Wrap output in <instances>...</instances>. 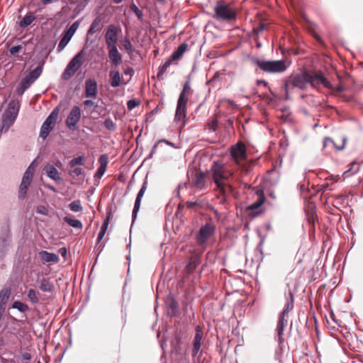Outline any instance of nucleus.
<instances>
[{
  "label": "nucleus",
  "instance_id": "nucleus-42",
  "mask_svg": "<svg viewBox=\"0 0 363 363\" xmlns=\"http://www.w3.org/2000/svg\"><path fill=\"white\" fill-rule=\"evenodd\" d=\"M104 127L111 131H113L116 129V125L111 118H108L104 122Z\"/></svg>",
  "mask_w": 363,
  "mask_h": 363
},
{
  "label": "nucleus",
  "instance_id": "nucleus-56",
  "mask_svg": "<svg viewBox=\"0 0 363 363\" xmlns=\"http://www.w3.org/2000/svg\"><path fill=\"white\" fill-rule=\"evenodd\" d=\"M58 0H41L43 4H44V5H47V4L53 3V2H56Z\"/></svg>",
  "mask_w": 363,
  "mask_h": 363
},
{
  "label": "nucleus",
  "instance_id": "nucleus-31",
  "mask_svg": "<svg viewBox=\"0 0 363 363\" xmlns=\"http://www.w3.org/2000/svg\"><path fill=\"white\" fill-rule=\"evenodd\" d=\"M179 313V307L177 301L172 298L167 306V313L169 316H176Z\"/></svg>",
  "mask_w": 363,
  "mask_h": 363
},
{
  "label": "nucleus",
  "instance_id": "nucleus-19",
  "mask_svg": "<svg viewBox=\"0 0 363 363\" xmlns=\"http://www.w3.org/2000/svg\"><path fill=\"white\" fill-rule=\"evenodd\" d=\"M108 57L115 67H118L122 62V55L119 53L117 46L107 47Z\"/></svg>",
  "mask_w": 363,
  "mask_h": 363
},
{
  "label": "nucleus",
  "instance_id": "nucleus-9",
  "mask_svg": "<svg viewBox=\"0 0 363 363\" xmlns=\"http://www.w3.org/2000/svg\"><path fill=\"white\" fill-rule=\"evenodd\" d=\"M184 92H181L177 101L174 121L177 123L182 122L186 118V104L188 98Z\"/></svg>",
  "mask_w": 363,
  "mask_h": 363
},
{
  "label": "nucleus",
  "instance_id": "nucleus-7",
  "mask_svg": "<svg viewBox=\"0 0 363 363\" xmlns=\"http://www.w3.org/2000/svg\"><path fill=\"white\" fill-rule=\"evenodd\" d=\"M216 230V225L211 222H207L201 226L196 235L198 244L201 246L204 245L208 239L215 234Z\"/></svg>",
  "mask_w": 363,
  "mask_h": 363
},
{
  "label": "nucleus",
  "instance_id": "nucleus-8",
  "mask_svg": "<svg viewBox=\"0 0 363 363\" xmlns=\"http://www.w3.org/2000/svg\"><path fill=\"white\" fill-rule=\"evenodd\" d=\"M58 114L59 110L57 108H56L50 113L45 121L43 123L40 128V137L43 140L46 139L50 132L54 128Z\"/></svg>",
  "mask_w": 363,
  "mask_h": 363
},
{
  "label": "nucleus",
  "instance_id": "nucleus-22",
  "mask_svg": "<svg viewBox=\"0 0 363 363\" xmlns=\"http://www.w3.org/2000/svg\"><path fill=\"white\" fill-rule=\"evenodd\" d=\"M39 257L44 263L59 262V257L55 253L48 252L45 250H42L39 252Z\"/></svg>",
  "mask_w": 363,
  "mask_h": 363
},
{
  "label": "nucleus",
  "instance_id": "nucleus-14",
  "mask_svg": "<svg viewBox=\"0 0 363 363\" xmlns=\"http://www.w3.org/2000/svg\"><path fill=\"white\" fill-rule=\"evenodd\" d=\"M43 71V65H39L34 69L29 72L21 82L24 83L25 86H30L41 74Z\"/></svg>",
  "mask_w": 363,
  "mask_h": 363
},
{
  "label": "nucleus",
  "instance_id": "nucleus-51",
  "mask_svg": "<svg viewBox=\"0 0 363 363\" xmlns=\"http://www.w3.org/2000/svg\"><path fill=\"white\" fill-rule=\"evenodd\" d=\"M190 91H191V88H190L189 82H186L184 84L183 89H182V92H184L186 94H188L190 93Z\"/></svg>",
  "mask_w": 363,
  "mask_h": 363
},
{
  "label": "nucleus",
  "instance_id": "nucleus-64",
  "mask_svg": "<svg viewBox=\"0 0 363 363\" xmlns=\"http://www.w3.org/2000/svg\"><path fill=\"white\" fill-rule=\"evenodd\" d=\"M60 251H61L62 255H65L66 252H67L65 248H61Z\"/></svg>",
  "mask_w": 363,
  "mask_h": 363
},
{
  "label": "nucleus",
  "instance_id": "nucleus-2",
  "mask_svg": "<svg viewBox=\"0 0 363 363\" xmlns=\"http://www.w3.org/2000/svg\"><path fill=\"white\" fill-rule=\"evenodd\" d=\"M212 179L219 193L225 196L233 191L232 186L226 182L233 176V172L227 170L220 161H214L211 168Z\"/></svg>",
  "mask_w": 363,
  "mask_h": 363
},
{
  "label": "nucleus",
  "instance_id": "nucleus-18",
  "mask_svg": "<svg viewBox=\"0 0 363 363\" xmlns=\"http://www.w3.org/2000/svg\"><path fill=\"white\" fill-rule=\"evenodd\" d=\"M20 109V101L17 99H12L9 105L4 114L16 119Z\"/></svg>",
  "mask_w": 363,
  "mask_h": 363
},
{
  "label": "nucleus",
  "instance_id": "nucleus-34",
  "mask_svg": "<svg viewBox=\"0 0 363 363\" xmlns=\"http://www.w3.org/2000/svg\"><path fill=\"white\" fill-rule=\"evenodd\" d=\"M64 220L67 224H69L70 226L73 227L74 228L81 230L83 228V225H82V222L79 220L72 219L68 216H65L64 218Z\"/></svg>",
  "mask_w": 363,
  "mask_h": 363
},
{
  "label": "nucleus",
  "instance_id": "nucleus-29",
  "mask_svg": "<svg viewBox=\"0 0 363 363\" xmlns=\"http://www.w3.org/2000/svg\"><path fill=\"white\" fill-rule=\"evenodd\" d=\"M188 48V44L186 43H181L177 50L173 52L170 57L172 60H179L183 54L186 52V50Z\"/></svg>",
  "mask_w": 363,
  "mask_h": 363
},
{
  "label": "nucleus",
  "instance_id": "nucleus-44",
  "mask_svg": "<svg viewBox=\"0 0 363 363\" xmlns=\"http://www.w3.org/2000/svg\"><path fill=\"white\" fill-rule=\"evenodd\" d=\"M33 162L30 164V166L27 168L26 172L23 174V177L32 179L35 169L33 166Z\"/></svg>",
  "mask_w": 363,
  "mask_h": 363
},
{
  "label": "nucleus",
  "instance_id": "nucleus-3",
  "mask_svg": "<svg viewBox=\"0 0 363 363\" xmlns=\"http://www.w3.org/2000/svg\"><path fill=\"white\" fill-rule=\"evenodd\" d=\"M294 294L291 290H289V295L286 296V303L284 310L279 315V318L277 325V341L279 345L282 344L284 341V338L283 337V333L284 326L287 323V319H286V318L288 317L289 311L294 308Z\"/></svg>",
  "mask_w": 363,
  "mask_h": 363
},
{
  "label": "nucleus",
  "instance_id": "nucleus-24",
  "mask_svg": "<svg viewBox=\"0 0 363 363\" xmlns=\"http://www.w3.org/2000/svg\"><path fill=\"white\" fill-rule=\"evenodd\" d=\"M15 121V118L4 113L2 116V124L0 126V133L2 134L6 133L13 125Z\"/></svg>",
  "mask_w": 363,
  "mask_h": 363
},
{
  "label": "nucleus",
  "instance_id": "nucleus-26",
  "mask_svg": "<svg viewBox=\"0 0 363 363\" xmlns=\"http://www.w3.org/2000/svg\"><path fill=\"white\" fill-rule=\"evenodd\" d=\"M31 180L32 179H27L25 177L22 178V180H21V184L19 186V190H18V198L20 199H25V197L27 194V190L30 185Z\"/></svg>",
  "mask_w": 363,
  "mask_h": 363
},
{
  "label": "nucleus",
  "instance_id": "nucleus-11",
  "mask_svg": "<svg viewBox=\"0 0 363 363\" xmlns=\"http://www.w3.org/2000/svg\"><path fill=\"white\" fill-rule=\"evenodd\" d=\"M230 155L235 162L239 164L247 158L246 147L242 142H238L230 148Z\"/></svg>",
  "mask_w": 363,
  "mask_h": 363
},
{
  "label": "nucleus",
  "instance_id": "nucleus-38",
  "mask_svg": "<svg viewBox=\"0 0 363 363\" xmlns=\"http://www.w3.org/2000/svg\"><path fill=\"white\" fill-rule=\"evenodd\" d=\"M84 160H85L84 157L79 156V157L72 159L69 162V165L71 168H74L77 165H82L84 164Z\"/></svg>",
  "mask_w": 363,
  "mask_h": 363
},
{
  "label": "nucleus",
  "instance_id": "nucleus-53",
  "mask_svg": "<svg viewBox=\"0 0 363 363\" xmlns=\"http://www.w3.org/2000/svg\"><path fill=\"white\" fill-rule=\"evenodd\" d=\"M84 104L86 106L91 107L94 106V102L92 100L86 99L84 101Z\"/></svg>",
  "mask_w": 363,
  "mask_h": 363
},
{
  "label": "nucleus",
  "instance_id": "nucleus-5",
  "mask_svg": "<svg viewBox=\"0 0 363 363\" xmlns=\"http://www.w3.org/2000/svg\"><path fill=\"white\" fill-rule=\"evenodd\" d=\"M214 18L218 21H230L236 18V12L223 1H218L214 8Z\"/></svg>",
  "mask_w": 363,
  "mask_h": 363
},
{
  "label": "nucleus",
  "instance_id": "nucleus-33",
  "mask_svg": "<svg viewBox=\"0 0 363 363\" xmlns=\"http://www.w3.org/2000/svg\"><path fill=\"white\" fill-rule=\"evenodd\" d=\"M110 76L111 77V86L114 88L119 86L121 81L120 72L111 71Z\"/></svg>",
  "mask_w": 363,
  "mask_h": 363
},
{
  "label": "nucleus",
  "instance_id": "nucleus-21",
  "mask_svg": "<svg viewBox=\"0 0 363 363\" xmlns=\"http://www.w3.org/2000/svg\"><path fill=\"white\" fill-rule=\"evenodd\" d=\"M99 162L100 163V166L95 173L94 177L101 178L106 170V167L108 162V157L105 154L101 155L99 158Z\"/></svg>",
  "mask_w": 363,
  "mask_h": 363
},
{
  "label": "nucleus",
  "instance_id": "nucleus-60",
  "mask_svg": "<svg viewBox=\"0 0 363 363\" xmlns=\"http://www.w3.org/2000/svg\"><path fill=\"white\" fill-rule=\"evenodd\" d=\"M160 142H163V143H167L169 146L174 147V145L172 142H169V141H168V140H167L165 139H162Z\"/></svg>",
  "mask_w": 363,
  "mask_h": 363
},
{
  "label": "nucleus",
  "instance_id": "nucleus-39",
  "mask_svg": "<svg viewBox=\"0 0 363 363\" xmlns=\"http://www.w3.org/2000/svg\"><path fill=\"white\" fill-rule=\"evenodd\" d=\"M69 209L73 212H80L83 208L79 200L72 201L69 205Z\"/></svg>",
  "mask_w": 363,
  "mask_h": 363
},
{
  "label": "nucleus",
  "instance_id": "nucleus-55",
  "mask_svg": "<svg viewBox=\"0 0 363 363\" xmlns=\"http://www.w3.org/2000/svg\"><path fill=\"white\" fill-rule=\"evenodd\" d=\"M333 89H330V90L335 91L337 92H341L342 91L343 89L341 86H337V87H333L332 85Z\"/></svg>",
  "mask_w": 363,
  "mask_h": 363
},
{
  "label": "nucleus",
  "instance_id": "nucleus-37",
  "mask_svg": "<svg viewBox=\"0 0 363 363\" xmlns=\"http://www.w3.org/2000/svg\"><path fill=\"white\" fill-rule=\"evenodd\" d=\"M12 308L22 313H25L29 309L27 304L19 301H14L12 304Z\"/></svg>",
  "mask_w": 363,
  "mask_h": 363
},
{
  "label": "nucleus",
  "instance_id": "nucleus-59",
  "mask_svg": "<svg viewBox=\"0 0 363 363\" xmlns=\"http://www.w3.org/2000/svg\"><path fill=\"white\" fill-rule=\"evenodd\" d=\"M157 144H155L153 145L152 148V150H151V152L150 154V156L152 157V155L155 152L156 150H157Z\"/></svg>",
  "mask_w": 363,
  "mask_h": 363
},
{
  "label": "nucleus",
  "instance_id": "nucleus-12",
  "mask_svg": "<svg viewBox=\"0 0 363 363\" xmlns=\"http://www.w3.org/2000/svg\"><path fill=\"white\" fill-rule=\"evenodd\" d=\"M79 26V21L74 22L70 27L65 32V35L61 38L58 45H57V51L61 52L68 44L72 37L75 33L77 29Z\"/></svg>",
  "mask_w": 363,
  "mask_h": 363
},
{
  "label": "nucleus",
  "instance_id": "nucleus-62",
  "mask_svg": "<svg viewBox=\"0 0 363 363\" xmlns=\"http://www.w3.org/2000/svg\"><path fill=\"white\" fill-rule=\"evenodd\" d=\"M45 186L47 189H50V190H51V191H54V192H56V189H55L54 186H51V185H49V184L45 185Z\"/></svg>",
  "mask_w": 363,
  "mask_h": 363
},
{
  "label": "nucleus",
  "instance_id": "nucleus-46",
  "mask_svg": "<svg viewBox=\"0 0 363 363\" xmlns=\"http://www.w3.org/2000/svg\"><path fill=\"white\" fill-rule=\"evenodd\" d=\"M140 104V102L135 99H130L127 103L128 109L132 110Z\"/></svg>",
  "mask_w": 363,
  "mask_h": 363
},
{
  "label": "nucleus",
  "instance_id": "nucleus-41",
  "mask_svg": "<svg viewBox=\"0 0 363 363\" xmlns=\"http://www.w3.org/2000/svg\"><path fill=\"white\" fill-rule=\"evenodd\" d=\"M28 298L33 303H37L39 301L36 291L33 289L28 290Z\"/></svg>",
  "mask_w": 363,
  "mask_h": 363
},
{
  "label": "nucleus",
  "instance_id": "nucleus-10",
  "mask_svg": "<svg viewBox=\"0 0 363 363\" xmlns=\"http://www.w3.org/2000/svg\"><path fill=\"white\" fill-rule=\"evenodd\" d=\"M81 116L80 108L78 106H73L65 120L66 126L71 130H75Z\"/></svg>",
  "mask_w": 363,
  "mask_h": 363
},
{
  "label": "nucleus",
  "instance_id": "nucleus-28",
  "mask_svg": "<svg viewBox=\"0 0 363 363\" xmlns=\"http://www.w3.org/2000/svg\"><path fill=\"white\" fill-rule=\"evenodd\" d=\"M256 195L257 196V201L255 202H253L252 204H250L248 206V209H250V210L257 209V208H259L264 203V202L265 201V197H264L263 191L261 190H258L256 191Z\"/></svg>",
  "mask_w": 363,
  "mask_h": 363
},
{
  "label": "nucleus",
  "instance_id": "nucleus-43",
  "mask_svg": "<svg viewBox=\"0 0 363 363\" xmlns=\"http://www.w3.org/2000/svg\"><path fill=\"white\" fill-rule=\"evenodd\" d=\"M130 10L137 16L139 20H142L143 17V13L141 10L138 9V7L135 4H130Z\"/></svg>",
  "mask_w": 363,
  "mask_h": 363
},
{
  "label": "nucleus",
  "instance_id": "nucleus-25",
  "mask_svg": "<svg viewBox=\"0 0 363 363\" xmlns=\"http://www.w3.org/2000/svg\"><path fill=\"white\" fill-rule=\"evenodd\" d=\"M346 141H347V137L346 136H342L341 138V144L340 145H337L335 141L334 140H333L331 138L326 137V138H325L324 141H323V147H325L329 144H332V145L336 150H343L345 148V144H346Z\"/></svg>",
  "mask_w": 363,
  "mask_h": 363
},
{
  "label": "nucleus",
  "instance_id": "nucleus-13",
  "mask_svg": "<svg viewBox=\"0 0 363 363\" xmlns=\"http://www.w3.org/2000/svg\"><path fill=\"white\" fill-rule=\"evenodd\" d=\"M105 40L107 47L117 46L118 41V28L111 24L107 28L105 33Z\"/></svg>",
  "mask_w": 363,
  "mask_h": 363
},
{
  "label": "nucleus",
  "instance_id": "nucleus-57",
  "mask_svg": "<svg viewBox=\"0 0 363 363\" xmlns=\"http://www.w3.org/2000/svg\"><path fill=\"white\" fill-rule=\"evenodd\" d=\"M133 73V69L132 68H128L124 71L125 74H130L132 75Z\"/></svg>",
  "mask_w": 363,
  "mask_h": 363
},
{
  "label": "nucleus",
  "instance_id": "nucleus-48",
  "mask_svg": "<svg viewBox=\"0 0 363 363\" xmlns=\"http://www.w3.org/2000/svg\"><path fill=\"white\" fill-rule=\"evenodd\" d=\"M203 178L201 174H199L196 177L193 184H194V186L201 188V185L203 184Z\"/></svg>",
  "mask_w": 363,
  "mask_h": 363
},
{
  "label": "nucleus",
  "instance_id": "nucleus-40",
  "mask_svg": "<svg viewBox=\"0 0 363 363\" xmlns=\"http://www.w3.org/2000/svg\"><path fill=\"white\" fill-rule=\"evenodd\" d=\"M123 46L128 53L131 54L134 51V48L133 45L131 44L130 40L127 38H124L122 41Z\"/></svg>",
  "mask_w": 363,
  "mask_h": 363
},
{
  "label": "nucleus",
  "instance_id": "nucleus-23",
  "mask_svg": "<svg viewBox=\"0 0 363 363\" xmlns=\"http://www.w3.org/2000/svg\"><path fill=\"white\" fill-rule=\"evenodd\" d=\"M101 22L102 18L100 16H98L95 18V19L92 21L88 31L87 36L94 35L98 31L101 30ZM89 40V37H86V42Z\"/></svg>",
  "mask_w": 363,
  "mask_h": 363
},
{
  "label": "nucleus",
  "instance_id": "nucleus-35",
  "mask_svg": "<svg viewBox=\"0 0 363 363\" xmlns=\"http://www.w3.org/2000/svg\"><path fill=\"white\" fill-rule=\"evenodd\" d=\"M35 20V16L32 13L26 14L22 20L19 22V26L21 28H25L30 25Z\"/></svg>",
  "mask_w": 363,
  "mask_h": 363
},
{
  "label": "nucleus",
  "instance_id": "nucleus-6",
  "mask_svg": "<svg viewBox=\"0 0 363 363\" xmlns=\"http://www.w3.org/2000/svg\"><path fill=\"white\" fill-rule=\"evenodd\" d=\"M83 50L79 52L74 56V57L68 63L62 74V79L63 80L69 79L72 76H74L75 72L82 65L83 62L82 60L83 57Z\"/></svg>",
  "mask_w": 363,
  "mask_h": 363
},
{
  "label": "nucleus",
  "instance_id": "nucleus-61",
  "mask_svg": "<svg viewBox=\"0 0 363 363\" xmlns=\"http://www.w3.org/2000/svg\"><path fill=\"white\" fill-rule=\"evenodd\" d=\"M257 84H263L264 86H267V82L264 80H257Z\"/></svg>",
  "mask_w": 363,
  "mask_h": 363
},
{
  "label": "nucleus",
  "instance_id": "nucleus-4",
  "mask_svg": "<svg viewBox=\"0 0 363 363\" xmlns=\"http://www.w3.org/2000/svg\"><path fill=\"white\" fill-rule=\"evenodd\" d=\"M253 62L261 70L267 73H281L284 72L289 67L286 62L283 60H261L258 58H254Z\"/></svg>",
  "mask_w": 363,
  "mask_h": 363
},
{
  "label": "nucleus",
  "instance_id": "nucleus-58",
  "mask_svg": "<svg viewBox=\"0 0 363 363\" xmlns=\"http://www.w3.org/2000/svg\"><path fill=\"white\" fill-rule=\"evenodd\" d=\"M328 187H329V185L328 184H323V185H321L320 190L323 192H325L328 189Z\"/></svg>",
  "mask_w": 363,
  "mask_h": 363
},
{
  "label": "nucleus",
  "instance_id": "nucleus-50",
  "mask_svg": "<svg viewBox=\"0 0 363 363\" xmlns=\"http://www.w3.org/2000/svg\"><path fill=\"white\" fill-rule=\"evenodd\" d=\"M29 87H30V86H25L24 83H23V82H21V84H20V86H19V87H18V91H18V94L19 95L23 94L25 92V91H26L27 89H28Z\"/></svg>",
  "mask_w": 363,
  "mask_h": 363
},
{
  "label": "nucleus",
  "instance_id": "nucleus-47",
  "mask_svg": "<svg viewBox=\"0 0 363 363\" xmlns=\"http://www.w3.org/2000/svg\"><path fill=\"white\" fill-rule=\"evenodd\" d=\"M36 211H37L38 213L43 215V216L48 215V208L45 206H43V205L38 206L37 207Z\"/></svg>",
  "mask_w": 363,
  "mask_h": 363
},
{
  "label": "nucleus",
  "instance_id": "nucleus-30",
  "mask_svg": "<svg viewBox=\"0 0 363 363\" xmlns=\"http://www.w3.org/2000/svg\"><path fill=\"white\" fill-rule=\"evenodd\" d=\"M10 296L11 289L9 288H4L0 291V306L6 308V303Z\"/></svg>",
  "mask_w": 363,
  "mask_h": 363
},
{
  "label": "nucleus",
  "instance_id": "nucleus-54",
  "mask_svg": "<svg viewBox=\"0 0 363 363\" xmlns=\"http://www.w3.org/2000/svg\"><path fill=\"white\" fill-rule=\"evenodd\" d=\"M21 357L23 359L30 360L31 359V355L28 352H24L21 354Z\"/></svg>",
  "mask_w": 363,
  "mask_h": 363
},
{
  "label": "nucleus",
  "instance_id": "nucleus-45",
  "mask_svg": "<svg viewBox=\"0 0 363 363\" xmlns=\"http://www.w3.org/2000/svg\"><path fill=\"white\" fill-rule=\"evenodd\" d=\"M69 174L70 176L74 177H79L83 174V169L82 167H74L72 169L69 170Z\"/></svg>",
  "mask_w": 363,
  "mask_h": 363
},
{
  "label": "nucleus",
  "instance_id": "nucleus-15",
  "mask_svg": "<svg viewBox=\"0 0 363 363\" xmlns=\"http://www.w3.org/2000/svg\"><path fill=\"white\" fill-rule=\"evenodd\" d=\"M147 183L146 181H145L142 185V187L140 188V191H138V193L137 194V196H136V199L135 201L133 213H132V222L133 223L135 220V219L137 218V215H138V211L140 210V207L141 200H142V198L147 189Z\"/></svg>",
  "mask_w": 363,
  "mask_h": 363
},
{
  "label": "nucleus",
  "instance_id": "nucleus-17",
  "mask_svg": "<svg viewBox=\"0 0 363 363\" xmlns=\"http://www.w3.org/2000/svg\"><path fill=\"white\" fill-rule=\"evenodd\" d=\"M84 96L86 98H96L97 82L94 79H88L85 82Z\"/></svg>",
  "mask_w": 363,
  "mask_h": 363
},
{
  "label": "nucleus",
  "instance_id": "nucleus-32",
  "mask_svg": "<svg viewBox=\"0 0 363 363\" xmlns=\"http://www.w3.org/2000/svg\"><path fill=\"white\" fill-rule=\"evenodd\" d=\"M172 61L171 57H169L163 65L160 66L159 70L157 74V78L160 79H163V75L166 72L167 68L172 65Z\"/></svg>",
  "mask_w": 363,
  "mask_h": 363
},
{
  "label": "nucleus",
  "instance_id": "nucleus-20",
  "mask_svg": "<svg viewBox=\"0 0 363 363\" xmlns=\"http://www.w3.org/2000/svg\"><path fill=\"white\" fill-rule=\"evenodd\" d=\"M44 171L47 176L55 182H59L61 180V177L58 170L53 165L47 164L44 167Z\"/></svg>",
  "mask_w": 363,
  "mask_h": 363
},
{
  "label": "nucleus",
  "instance_id": "nucleus-49",
  "mask_svg": "<svg viewBox=\"0 0 363 363\" xmlns=\"http://www.w3.org/2000/svg\"><path fill=\"white\" fill-rule=\"evenodd\" d=\"M21 50H22V46H21V45H16V46H13V47H11V48L9 49V52H10L11 55H15V54H16L17 52H20Z\"/></svg>",
  "mask_w": 363,
  "mask_h": 363
},
{
  "label": "nucleus",
  "instance_id": "nucleus-63",
  "mask_svg": "<svg viewBox=\"0 0 363 363\" xmlns=\"http://www.w3.org/2000/svg\"><path fill=\"white\" fill-rule=\"evenodd\" d=\"M2 242H3L4 245H8V242H9L7 238H4Z\"/></svg>",
  "mask_w": 363,
  "mask_h": 363
},
{
  "label": "nucleus",
  "instance_id": "nucleus-16",
  "mask_svg": "<svg viewBox=\"0 0 363 363\" xmlns=\"http://www.w3.org/2000/svg\"><path fill=\"white\" fill-rule=\"evenodd\" d=\"M196 334L193 340V350H192V356L195 357L197 356L200 348H201V342L203 336V332L201 328L199 325H197L195 328Z\"/></svg>",
  "mask_w": 363,
  "mask_h": 363
},
{
  "label": "nucleus",
  "instance_id": "nucleus-52",
  "mask_svg": "<svg viewBox=\"0 0 363 363\" xmlns=\"http://www.w3.org/2000/svg\"><path fill=\"white\" fill-rule=\"evenodd\" d=\"M265 29V25L264 23H261L259 25V26L256 28H254V32L259 35L260 33H262Z\"/></svg>",
  "mask_w": 363,
  "mask_h": 363
},
{
  "label": "nucleus",
  "instance_id": "nucleus-1",
  "mask_svg": "<svg viewBox=\"0 0 363 363\" xmlns=\"http://www.w3.org/2000/svg\"><path fill=\"white\" fill-rule=\"evenodd\" d=\"M307 84H310L313 87L322 84L327 89H333L332 84L324 76L322 72H317L314 74L305 72L291 77L285 82L284 90L286 95L288 96L289 91L294 88H298L300 89H306Z\"/></svg>",
  "mask_w": 363,
  "mask_h": 363
},
{
  "label": "nucleus",
  "instance_id": "nucleus-36",
  "mask_svg": "<svg viewBox=\"0 0 363 363\" xmlns=\"http://www.w3.org/2000/svg\"><path fill=\"white\" fill-rule=\"evenodd\" d=\"M109 224V216H108L103 222V224L101 227V230L97 236V242H99L104 238L105 233L108 228V225Z\"/></svg>",
  "mask_w": 363,
  "mask_h": 363
},
{
  "label": "nucleus",
  "instance_id": "nucleus-27",
  "mask_svg": "<svg viewBox=\"0 0 363 363\" xmlns=\"http://www.w3.org/2000/svg\"><path fill=\"white\" fill-rule=\"evenodd\" d=\"M39 289L43 292H52L55 286L49 279L44 277L40 281Z\"/></svg>",
  "mask_w": 363,
  "mask_h": 363
}]
</instances>
